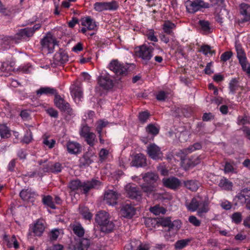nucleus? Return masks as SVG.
<instances>
[{
    "label": "nucleus",
    "mask_w": 250,
    "mask_h": 250,
    "mask_svg": "<svg viewBox=\"0 0 250 250\" xmlns=\"http://www.w3.org/2000/svg\"><path fill=\"white\" fill-rule=\"evenodd\" d=\"M95 220L100 226L102 232H110L115 227L114 224L110 219L109 214L104 211L98 212L96 215Z\"/></svg>",
    "instance_id": "f257e3e1"
},
{
    "label": "nucleus",
    "mask_w": 250,
    "mask_h": 250,
    "mask_svg": "<svg viewBox=\"0 0 250 250\" xmlns=\"http://www.w3.org/2000/svg\"><path fill=\"white\" fill-rule=\"evenodd\" d=\"M154 50L152 46L143 44L136 47L135 53L137 56L147 62L152 57V52Z\"/></svg>",
    "instance_id": "f03ea898"
},
{
    "label": "nucleus",
    "mask_w": 250,
    "mask_h": 250,
    "mask_svg": "<svg viewBox=\"0 0 250 250\" xmlns=\"http://www.w3.org/2000/svg\"><path fill=\"white\" fill-rule=\"evenodd\" d=\"M41 44L42 48L47 49L49 53L53 52L55 46H58L57 41L50 33H48L42 39Z\"/></svg>",
    "instance_id": "7ed1b4c3"
},
{
    "label": "nucleus",
    "mask_w": 250,
    "mask_h": 250,
    "mask_svg": "<svg viewBox=\"0 0 250 250\" xmlns=\"http://www.w3.org/2000/svg\"><path fill=\"white\" fill-rule=\"evenodd\" d=\"M209 4L205 3L201 0H196L193 1H187L186 7L188 12L194 13L199 10L201 8H208Z\"/></svg>",
    "instance_id": "20e7f679"
},
{
    "label": "nucleus",
    "mask_w": 250,
    "mask_h": 250,
    "mask_svg": "<svg viewBox=\"0 0 250 250\" xmlns=\"http://www.w3.org/2000/svg\"><path fill=\"white\" fill-rule=\"evenodd\" d=\"M125 190L128 198L140 200L142 198V191L134 185L128 184L125 187Z\"/></svg>",
    "instance_id": "39448f33"
},
{
    "label": "nucleus",
    "mask_w": 250,
    "mask_h": 250,
    "mask_svg": "<svg viewBox=\"0 0 250 250\" xmlns=\"http://www.w3.org/2000/svg\"><path fill=\"white\" fill-rule=\"evenodd\" d=\"M146 152L149 157L153 160H161L163 158V153L160 147L154 143L147 146Z\"/></svg>",
    "instance_id": "423d86ee"
},
{
    "label": "nucleus",
    "mask_w": 250,
    "mask_h": 250,
    "mask_svg": "<svg viewBox=\"0 0 250 250\" xmlns=\"http://www.w3.org/2000/svg\"><path fill=\"white\" fill-rule=\"evenodd\" d=\"M54 103L60 110L65 112L68 115L72 114V109L70 108L69 104L57 93L55 94Z\"/></svg>",
    "instance_id": "0eeeda50"
},
{
    "label": "nucleus",
    "mask_w": 250,
    "mask_h": 250,
    "mask_svg": "<svg viewBox=\"0 0 250 250\" xmlns=\"http://www.w3.org/2000/svg\"><path fill=\"white\" fill-rule=\"evenodd\" d=\"M109 69L119 75L125 76L127 74V68L116 60L112 61L109 65Z\"/></svg>",
    "instance_id": "6e6552de"
},
{
    "label": "nucleus",
    "mask_w": 250,
    "mask_h": 250,
    "mask_svg": "<svg viewBox=\"0 0 250 250\" xmlns=\"http://www.w3.org/2000/svg\"><path fill=\"white\" fill-rule=\"evenodd\" d=\"M119 194L113 190H107L104 194V201L110 206H114L117 204Z\"/></svg>",
    "instance_id": "1a4fd4ad"
},
{
    "label": "nucleus",
    "mask_w": 250,
    "mask_h": 250,
    "mask_svg": "<svg viewBox=\"0 0 250 250\" xmlns=\"http://www.w3.org/2000/svg\"><path fill=\"white\" fill-rule=\"evenodd\" d=\"M159 223L163 227H167L169 229L178 230L181 228V222L179 220H175L172 222L169 217L161 218Z\"/></svg>",
    "instance_id": "9d476101"
},
{
    "label": "nucleus",
    "mask_w": 250,
    "mask_h": 250,
    "mask_svg": "<svg viewBox=\"0 0 250 250\" xmlns=\"http://www.w3.org/2000/svg\"><path fill=\"white\" fill-rule=\"evenodd\" d=\"M62 168L63 167L62 164L59 162L48 163L44 167L43 170L44 172L58 173L62 171Z\"/></svg>",
    "instance_id": "9b49d317"
},
{
    "label": "nucleus",
    "mask_w": 250,
    "mask_h": 250,
    "mask_svg": "<svg viewBox=\"0 0 250 250\" xmlns=\"http://www.w3.org/2000/svg\"><path fill=\"white\" fill-rule=\"evenodd\" d=\"M163 183L165 187L170 189H176L180 185V181L177 178L171 177L168 178H164Z\"/></svg>",
    "instance_id": "f8f14e48"
},
{
    "label": "nucleus",
    "mask_w": 250,
    "mask_h": 250,
    "mask_svg": "<svg viewBox=\"0 0 250 250\" xmlns=\"http://www.w3.org/2000/svg\"><path fill=\"white\" fill-rule=\"evenodd\" d=\"M135 208L130 204L123 205L121 209V213L125 218H131L135 214Z\"/></svg>",
    "instance_id": "ddd939ff"
},
{
    "label": "nucleus",
    "mask_w": 250,
    "mask_h": 250,
    "mask_svg": "<svg viewBox=\"0 0 250 250\" xmlns=\"http://www.w3.org/2000/svg\"><path fill=\"white\" fill-rule=\"evenodd\" d=\"M142 178L146 183L156 185L159 179V176L156 173L151 171L143 174Z\"/></svg>",
    "instance_id": "4468645a"
},
{
    "label": "nucleus",
    "mask_w": 250,
    "mask_h": 250,
    "mask_svg": "<svg viewBox=\"0 0 250 250\" xmlns=\"http://www.w3.org/2000/svg\"><path fill=\"white\" fill-rule=\"evenodd\" d=\"M131 164L138 167H145L146 165V157L142 154H137L134 157Z\"/></svg>",
    "instance_id": "2eb2a0df"
},
{
    "label": "nucleus",
    "mask_w": 250,
    "mask_h": 250,
    "mask_svg": "<svg viewBox=\"0 0 250 250\" xmlns=\"http://www.w3.org/2000/svg\"><path fill=\"white\" fill-rule=\"evenodd\" d=\"M98 83L102 87L106 90H108L113 87V81L108 75L99 77Z\"/></svg>",
    "instance_id": "dca6fc26"
},
{
    "label": "nucleus",
    "mask_w": 250,
    "mask_h": 250,
    "mask_svg": "<svg viewBox=\"0 0 250 250\" xmlns=\"http://www.w3.org/2000/svg\"><path fill=\"white\" fill-rule=\"evenodd\" d=\"M101 185V182L99 180L92 179L82 183L83 193H87L91 189L98 188Z\"/></svg>",
    "instance_id": "f3484780"
},
{
    "label": "nucleus",
    "mask_w": 250,
    "mask_h": 250,
    "mask_svg": "<svg viewBox=\"0 0 250 250\" xmlns=\"http://www.w3.org/2000/svg\"><path fill=\"white\" fill-rule=\"evenodd\" d=\"M35 195V193L29 188L22 189L20 193V196L23 200L31 202L34 201Z\"/></svg>",
    "instance_id": "a211bd4d"
},
{
    "label": "nucleus",
    "mask_w": 250,
    "mask_h": 250,
    "mask_svg": "<svg viewBox=\"0 0 250 250\" xmlns=\"http://www.w3.org/2000/svg\"><path fill=\"white\" fill-rule=\"evenodd\" d=\"M67 151L71 154H77L81 152V145L75 142L69 141L66 144Z\"/></svg>",
    "instance_id": "6ab92c4d"
},
{
    "label": "nucleus",
    "mask_w": 250,
    "mask_h": 250,
    "mask_svg": "<svg viewBox=\"0 0 250 250\" xmlns=\"http://www.w3.org/2000/svg\"><path fill=\"white\" fill-rule=\"evenodd\" d=\"M82 25L85 26L88 30H93L96 28V24L91 18L88 17L81 19Z\"/></svg>",
    "instance_id": "aec40b11"
},
{
    "label": "nucleus",
    "mask_w": 250,
    "mask_h": 250,
    "mask_svg": "<svg viewBox=\"0 0 250 250\" xmlns=\"http://www.w3.org/2000/svg\"><path fill=\"white\" fill-rule=\"evenodd\" d=\"M90 245V240L82 238L75 245V250H87Z\"/></svg>",
    "instance_id": "412c9836"
},
{
    "label": "nucleus",
    "mask_w": 250,
    "mask_h": 250,
    "mask_svg": "<svg viewBox=\"0 0 250 250\" xmlns=\"http://www.w3.org/2000/svg\"><path fill=\"white\" fill-rule=\"evenodd\" d=\"M240 13L244 17L243 21H250V5L242 3L240 5Z\"/></svg>",
    "instance_id": "4be33fe9"
},
{
    "label": "nucleus",
    "mask_w": 250,
    "mask_h": 250,
    "mask_svg": "<svg viewBox=\"0 0 250 250\" xmlns=\"http://www.w3.org/2000/svg\"><path fill=\"white\" fill-rule=\"evenodd\" d=\"M242 203H244L250 197V189L247 188L242 189L235 196Z\"/></svg>",
    "instance_id": "5701e85b"
},
{
    "label": "nucleus",
    "mask_w": 250,
    "mask_h": 250,
    "mask_svg": "<svg viewBox=\"0 0 250 250\" xmlns=\"http://www.w3.org/2000/svg\"><path fill=\"white\" fill-rule=\"evenodd\" d=\"M164 32L168 35H173V30L175 28L176 25L169 21H165L162 25Z\"/></svg>",
    "instance_id": "b1692460"
},
{
    "label": "nucleus",
    "mask_w": 250,
    "mask_h": 250,
    "mask_svg": "<svg viewBox=\"0 0 250 250\" xmlns=\"http://www.w3.org/2000/svg\"><path fill=\"white\" fill-rule=\"evenodd\" d=\"M193 157L190 159L184 158L182 159V163L188 167H194L200 162V156Z\"/></svg>",
    "instance_id": "393cba45"
},
{
    "label": "nucleus",
    "mask_w": 250,
    "mask_h": 250,
    "mask_svg": "<svg viewBox=\"0 0 250 250\" xmlns=\"http://www.w3.org/2000/svg\"><path fill=\"white\" fill-rule=\"evenodd\" d=\"M185 186L192 191H196L200 186V183L197 180H188L184 182Z\"/></svg>",
    "instance_id": "a878e982"
},
{
    "label": "nucleus",
    "mask_w": 250,
    "mask_h": 250,
    "mask_svg": "<svg viewBox=\"0 0 250 250\" xmlns=\"http://www.w3.org/2000/svg\"><path fill=\"white\" fill-rule=\"evenodd\" d=\"M218 186L223 190H231L233 187V184L228 179L223 178L220 180Z\"/></svg>",
    "instance_id": "bb28decb"
},
{
    "label": "nucleus",
    "mask_w": 250,
    "mask_h": 250,
    "mask_svg": "<svg viewBox=\"0 0 250 250\" xmlns=\"http://www.w3.org/2000/svg\"><path fill=\"white\" fill-rule=\"evenodd\" d=\"M18 39H24L25 37L29 38L33 35V33L30 28L27 27L21 29L16 34Z\"/></svg>",
    "instance_id": "cd10ccee"
},
{
    "label": "nucleus",
    "mask_w": 250,
    "mask_h": 250,
    "mask_svg": "<svg viewBox=\"0 0 250 250\" xmlns=\"http://www.w3.org/2000/svg\"><path fill=\"white\" fill-rule=\"evenodd\" d=\"M56 93V89L49 87H41L36 91L37 95L38 96H41L42 94L55 95Z\"/></svg>",
    "instance_id": "c85d7f7f"
},
{
    "label": "nucleus",
    "mask_w": 250,
    "mask_h": 250,
    "mask_svg": "<svg viewBox=\"0 0 250 250\" xmlns=\"http://www.w3.org/2000/svg\"><path fill=\"white\" fill-rule=\"evenodd\" d=\"M140 187L143 191L145 192L147 196H149L155 191L156 185L144 183L142 184Z\"/></svg>",
    "instance_id": "c756f323"
},
{
    "label": "nucleus",
    "mask_w": 250,
    "mask_h": 250,
    "mask_svg": "<svg viewBox=\"0 0 250 250\" xmlns=\"http://www.w3.org/2000/svg\"><path fill=\"white\" fill-rule=\"evenodd\" d=\"M43 223L41 221H38L35 224L33 232L37 236H41L44 230Z\"/></svg>",
    "instance_id": "7c9ffc66"
},
{
    "label": "nucleus",
    "mask_w": 250,
    "mask_h": 250,
    "mask_svg": "<svg viewBox=\"0 0 250 250\" xmlns=\"http://www.w3.org/2000/svg\"><path fill=\"white\" fill-rule=\"evenodd\" d=\"M68 55L63 51H60L55 54V60L61 63H64L68 61Z\"/></svg>",
    "instance_id": "2f4dec72"
},
{
    "label": "nucleus",
    "mask_w": 250,
    "mask_h": 250,
    "mask_svg": "<svg viewBox=\"0 0 250 250\" xmlns=\"http://www.w3.org/2000/svg\"><path fill=\"white\" fill-rule=\"evenodd\" d=\"M199 24L201 26V30L205 34H209L211 32L210 23L207 21L200 20Z\"/></svg>",
    "instance_id": "473e14b6"
},
{
    "label": "nucleus",
    "mask_w": 250,
    "mask_h": 250,
    "mask_svg": "<svg viewBox=\"0 0 250 250\" xmlns=\"http://www.w3.org/2000/svg\"><path fill=\"white\" fill-rule=\"evenodd\" d=\"M82 183L80 181V180H73L71 181L68 185V188L71 191H75L78 190L79 188H82Z\"/></svg>",
    "instance_id": "72a5a7b5"
},
{
    "label": "nucleus",
    "mask_w": 250,
    "mask_h": 250,
    "mask_svg": "<svg viewBox=\"0 0 250 250\" xmlns=\"http://www.w3.org/2000/svg\"><path fill=\"white\" fill-rule=\"evenodd\" d=\"M42 202L44 205L47 206L50 208L52 209L56 208V206L53 202V198L51 196L42 195Z\"/></svg>",
    "instance_id": "f704fd0d"
},
{
    "label": "nucleus",
    "mask_w": 250,
    "mask_h": 250,
    "mask_svg": "<svg viewBox=\"0 0 250 250\" xmlns=\"http://www.w3.org/2000/svg\"><path fill=\"white\" fill-rule=\"evenodd\" d=\"M83 138L87 144L91 146H93L97 142L96 135L93 132L88 133Z\"/></svg>",
    "instance_id": "c9c22d12"
},
{
    "label": "nucleus",
    "mask_w": 250,
    "mask_h": 250,
    "mask_svg": "<svg viewBox=\"0 0 250 250\" xmlns=\"http://www.w3.org/2000/svg\"><path fill=\"white\" fill-rule=\"evenodd\" d=\"M72 229L75 234L81 237L83 236L84 230L80 224L73 225L72 226Z\"/></svg>",
    "instance_id": "e433bc0d"
},
{
    "label": "nucleus",
    "mask_w": 250,
    "mask_h": 250,
    "mask_svg": "<svg viewBox=\"0 0 250 250\" xmlns=\"http://www.w3.org/2000/svg\"><path fill=\"white\" fill-rule=\"evenodd\" d=\"M108 124L109 123L107 121L104 120H100L97 122L96 131L99 134V137L102 135L103 128L106 127Z\"/></svg>",
    "instance_id": "4c0bfd02"
},
{
    "label": "nucleus",
    "mask_w": 250,
    "mask_h": 250,
    "mask_svg": "<svg viewBox=\"0 0 250 250\" xmlns=\"http://www.w3.org/2000/svg\"><path fill=\"white\" fill-rule=\"evenodd\" d=\"M199 205V202L196 198H193L192 199L190 203L187 205V208L191 211H194L197 210Z\"/></svg>",
    "instance_id": "58836bf2"
},
{
    "label": "nucleus",
    "mask_w": 250,
    "mask_h": 250,
    "mask_svg": "<svg viewBox=\"0 0 250 250\" xmlns=\"http://www.w3.org/2000/svg\"><path fill=\"white\" fill-rule=\"evenodd\" d=\"M239 87L238 80L236 78L232 79L229 83L230 92L234 94Z\"/></svg>",
    "instance_id": "ea45409f"
},
{
    "label": "nucleus",
    "mask_w": 250,
    "mask_h": 250,
    "mask_svg": "<svg viewBox=\"0 0 250 250\" xmlns=\"http://www.w3.org/2000/svg\"><path fill=\"white\" fill-rule=\"evenodd\" d=\"M190 241V240L188 239L178 240L174 245L175 248L176 249L181 250L187 246Z\"/></svg>",
    "instance_id": "a19ab883"
},
{
    "label": "nucleus",
    "mask_w": 250,
    "mask_h": 250,
    "mask_svg": "<svg viewBox=\"0 0 250 250\" xmlns=\"http://www.w3.org/2000/svg\"><path fill=\"white\" fill-rule=\"evenodd\" d=\"M242 69L246 71L248 74H250V64L248 63L247 58L239 60Z\"/></svg>",
    "instance_id": "79ce46f5"
},
{
    "label": "nucleus",
    "mask_w": 250,
    "mask_h": 250,
    "mask_svg": "<svg viewBox=\"0 0 250 250\" xmlns=\"http://www.w3.org/2000/svg\"><path fill=\"white\" fill-rule=\"evenodd\" d=\"M147 132L153 135H156L159 133V128L153 124L148 125L146 127Z\"/></svg>",
    "instance_id": "37998d69"
},
{
    "label": "nucleus",
    "mask_w": 250,
    "mask_h": 250,
    "mask_svg": "<svg viewBox=\"0 0 250 250\" xmlns=\"http://www.w3.org/2000/svg\"><path fill=\"white\" fill-rule=\"evenodd\" d=\"M119 7V4L116 1L106 2V10L114 11Z\"/></svg>",
    "instance_id": "c03bdc74"
},
{
    "label": "nucleus",
    "mask_w": 250,
    "mask_h": 250,
    "mask_svg": "<svg viewBox=\"0 0 250 250\" xmlns=\"http://www.w3.org/2000/svg\"><path fill=\"white\" fill-rule=\"evenodd\" d=\"M231 219L233 222L236 224H240L242 220V215L241 212H236L231 215Z\"/></svg>",
    "instance_id": "a18cd8bd"
},
{
    "label": "nucleus",
    "mask_w": 250,
    "mask_h": 250,
    "mask_svg": "<svg viewBox=\"0 0 250 250\" xmlns=\"http://www.w3.org/2000/svg\"><path fill=\"white\" fill-rule=\"evenodd\" d=\"M94 8L96 11L98 12L106 10V2H97L95 3Z\"/></svg>",
    "instance_id": "49530a36"
},
{
    "label": "nucleus",
    "mask_w": 250,
    "mask_h": 250,
    "mask_svg": "<svg viewBox=\"0 0 250 250\" xmlns=\"http://www.w3.org/2000/svg\"><path fill=\"white\" fill-rule=\"evenodd\" d=\"M149 210L151 212L156 215H159L160 213L164 214L165 212V210L164 208L160 207L157 206L150 208Z\"/></svg>",
    "instance_id": "de8ad7c7"
},
{
    "label": "nucleus",
    "mask_w": 250,
    "mask_h": 250,
    "mask_svg": "<svg viewBox=\"0 0 250 250\" xmlns=\"http://www.w3.org/2000/svg\"><path fill=\"white\" fill-rule=\"evenodd\" d=\"M72 95L74 96L75 98H78L79 100L83 97V92L81 88L79 87H75L71 91Z\"/></svg>",
    "instance_id": "09e8293b"
},
{
    "label": "nucleus",
    "mask_w": 250,
    "mask_h": 250,
    "mask_svg": "<svg viewBox=\"0 0 250 250\" xmlns=\"http://www.w3.org/2000/svg\"><path fill=\"white\" fill-rule=\"evenodd\" d=\"M201 148V145L200 143H195L192 146H189L188 148L184 150L185 153H190L195 150H199Z\"/></svg>",
    "instance_id": "8fccbe9b"
},
{
    "label": "nucleus",
    "mask_w": 250,
    "mask_h": 250,
    "mask_svg": "<svg viewBox=\"0 0 250 250\" xmlns=\"http://www.w3.org/2000/svg\"><path fill=\"white\" fill-rule=\"evenodd\" d=\"M235 47L238 60H240L241 59L246 58L244 51L242 49L241 46L239 45H236Z\"/></svg>",
    "instance_id": "3c124183"
},
{
    "label": "nucleus",
    "mask_w": 250,
    "mask_h": 250,
    "mask_svg": "<svg viewBox=\"0 0 250 250\" xmlns=\"http://www.w3.org/2000/svg\"><path fill=\"white\" fill-rule=\"evenodd\" d=\"M0 135L1 138H8L10 136L9 130L6 126L2 125L0 126Z\"/></svg>",
    "instance_id": "603ef678"
},
{
    "label": "nucleus",
    "mask_w": 250,
    "mask_h": 250,
    "mask_svg": "<svg viewBox=\"0 0 250 250\" xmlns=\"http://www.w3.org/2000/svg\"><path fill=\"white\" fill-rule=\"evenodd\" d=\"M149 114L147 111L140 112L139 114L138 118L139 121L142 123H145L149 117Z\"/></svg>",
    "instance_id": "864d4df0"
},
{
    "label": "nucleus",
    "mask_w": 250,
    "mask_h": 250,
    "mask_svg": "<svg viewBox=\"0 0 250 250\" xmlns=\"http://www.w3.org/2000/svg\"><path fill=\"white\" fill-rule=\"evenodd\" d=\"M220 206L225 210H229L232 208V204L227 200H224L221 201Z\"/></svg>",
    "instance_id": "5fc2aeb1"
},
{
    "label": "nucleus",
    "mask_w": 250,
    "mask_h": 250,
    "mask_svg": "<svg viewBox=\"0 0 250 250\" xmlns=\"http://www.w3.org/2000/svg\"><path fill=\"white\" fill-rule=\"evenodd\" d=\"M92 163V160L87 156H83L81 159L80 165L81 166H88Z\"/></svg>",
    "instance_id": "6e6d98bb"
},
{
    "label": "nucleus",
    "mask_w": 250,
    "mask_h": 250,
    "mask_svg": "<svg viewBox=\"0 0 250 250\" xmlns=\"http://www.w3.org/2000/svg\"><path fill=\"white\" fill-rule=\"evenodd\" d=\"M189 222L194 226L198 227L201 224V222L194 216H190L188 218Z\"/></svg>",
    "instance_id": "4d7b16f0"
},
{
    "label": "nucleus",
    "mask_w": 250,
    "mask_h": 250,
    "mask_svg": "<svg viewBox=\"0 0 250 250\" xmlns=\"http://www.w3.org/2000/svg\"><path fill=\"white\" fill-rule=\"evenodd\" d=\"M232 53L230 51H227L223 53L220 57L221 61L226 62L229 60L232 56Z\"/></svg>",
    "instance_id": "13d9d810"
},
{
    "label": "nucleus",
    "mask_w": 250,
    "mask_h": 250,
    "mask_svg": "<svg viewBox=\"0 0 250 250\" xmlns=\"http://www.w3.org/2000/svg\"><path fill=\"white\" fill-rule=\"evenodd\" d=\"M90 133L91 132L90 131L89 127L87 125H84L82 128L80 132V134L81 136L84 137L86 135H88V133Z\"/></svg>",
    "instance_id": "bf43d9fd"
},
{
    "label": "nucleus",
    "mask_w": 250,
    "mask_h": 250,
    "mask_svg": "<svg viewBox=\"0 0 250 250\" xmlns=\"http://www.w3.org/2000/svg\"><path fill=\"white\" fill-rule=\"evenodd\" d=\"M56 141L53 139H51L50 141L48 140L47 138L43 140V143L46 146H48L49 148H52L54 146Z\"/></svg>",
    "instance_id": "052dcab7"
},
{
    "label": "nucleus",
    "mask_w": 250,
    "mask_h": 250,
    "mask_svg": "<svg viewBox=\"0 0 250 250\" xmlns=\"http://www.w3.org/2000/svg\"><path fill=\"white\" fill-rule=\"evenodd\" d=\"M201 49L202 52L206 55L208 53L213 54L215 53V51H211V47L210 46L208 45H203L201 47Z\"/></svg>",
    "instance_id": "680f3d73"
},
{
    "label": "nucleus",
    "mask_w": 250,
    "mask_h": 250,
    "mask_svg": "<svg viewBox=\"0 0 250 250\" xmlns=\"http://www.w3.org/2000/svg\"><path fill=\"white\" fill-rule=\"evenodd\" d=\"M59 231L58 229H54L51 231L50 234V238L52 240H56L59 234Z\"/></svg>",
    "instance_id": "e2e57ef3"
},
{
    "label": "nucleus",
    "mask_w": 250,
    "mask_h": 250,
    "mask_svg": "<svg viewBox=\"0 0 250 250\" xmlns=\"http://www.w3.org/2000/svg\"><path fill=\"white\" fill-rule=\"evenodd\" d=\"M46 112L52 117L57 118L58 116V111L53 108H49L46 110Z\"/></svg>",
    "instance_id": "0e129e2a"
},
{
    "label": "nucleus",
    "mask_w": 250,
    "mask_h": 250,
    "mask_svg": "<svg viewBox=\"0 0 250 250\" xmlns=\"http://www.w3.org/2000/svg\"><path fill=\"white\" fill-rule=\"evenodd\" d=\"M214 118V115L211 113H205L204 114L202 119L204 121H208Z\"/></svg>",
    "instance_id": "69168bd1"
},
{
    "label": "nucleus",
    "mask_w": 250,
    "mask_h": 250,
    "mask_svg": "<svg viewBox=\"0 0 250 250\" xmlns=\"http://www.w3.org/2000/svg\"><path fill=\"white\" fill-rule=\"evenodd\" d=\"M83 211H82V214L83 215V217L87 220H90L91 219L92 215L89 212L86 208H84Z\"/></svg>",
    "instance_id": "338daca9"
},
{
    "label": "nucleus",
    "mask_w": 250,
    "mask_h": 250,
    "mask_svg": "<svg viewBox=\"0 0 250 250\" xmlns=\"http://www.w3.org/2000/svg\"><path fill=\"white\" fill-rule=\"evenodd\" d=\"M147 37L148 39H149V40H150L151 41H153L154 42H157L158 41V39H157L156 36H155L153 31H150L147 34Z\"/></svg>",
    "instance_id": "774afa93"
}]
</instances>
